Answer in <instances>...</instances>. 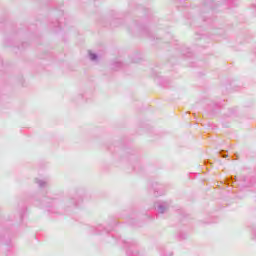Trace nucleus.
<instances>
[{
	"label": "nucleus",
	"mask_w": 256,
	"mask_h": 256,
	"mask_svg": "<svg viewBox=\"0 0 256 256\" xmlns=\"http://www.w3.org/2000/svg\"><path fill=\"white\" fill-rule=\"evenodd\" d=\"M42 205L46 207L48 213H57V205H59V200L55 198L44 197L42 200Z\"/></svg>",
	"instance_id": "1"
},
{
	"label": "nucleus",
	"mask_w": 256,
	"mask_h": 256,
	"mask_svg": "<svg viewBox=\"0 0 256 256\" xmlns=\"http://www.w3.org/2000/svg\"><path fill=\"white\" fill-rule=\"evenodd\" d=\"M171 207V201L158 200L154 203V209L159 215H165Z\"/></svg>",
	"instance_id": "2"
},
{
	"label": "nucleus",
	"mask_w": 256,
	"mask_h": 256,
	"mask_svg": "<svg viewBox=\"0 0 256 256\" xmlns=\"http://www.w3.org/2000/svg\"><path fill=\"white\" fill-rule=\"evenodd\" d=\"M83 202V196H80L79 192L70 195L66 201V207H79V203Z\"/></svg>",
	"instance_id": "3"
},
{
	"label": "nucleus",
	"mask_w": 256,
	"mask_h": 256,
	"mask_svg": "<svg viewBox=\"0 0 256 256\" xmlns=\"http://www.w3.org/2000/svg\"><path fill=\"white\" fill-rule=\"evenodd\" d=\"M151 191H153L155 197H159L160 195H165V190L163 189V185L157 182L152 184Z\"/></svg>",
	"instance_id": "4"
},
{
	"label": "nucleus",
	"mask_w": 256,
	"mask_h": 256,
	"mask_svg": "<svg viewBox=\"0 0 256 256\" xmlns=\"http://www.w3.org/2000/svg\"><path fill=\"white\" fill-rule=\"evenodd\" d=\"M124 243L126 244V247L128 248L126 250V255H128V256H137V252H133V250H132V249H135L137 247V242L136 241H131V242L124 241Z\"/></svg>",
	"instance_id": "5"
},
{
	"label": "nucleus",
	"mask_w": 256,
	"mask_h": 256,
	"mask_svg": "<svg viewBox=\"0 0 256 256\" xmlns=\"http://www.w3.org/2000/svg\"><path fill=\"white\" fill-rule=\"evenodd\" d=\"M103 233H111V228H105L100 224L93 229L92 235H103Z\"/></svg>",
	"instance_id": "6"
},
{
	"label": "nucleus",
	"mask_w": 256,
	"mask_h": 256,
	"mask_svg": "<svg viewBox=\"0 0 256 256\" xmlns=\"http://www.w3.org/2000/svg\"><path fill=\"white\" fill-rule=\"evenodd\" d=\"M142 34H144L150 41H155V36L151 33V30L149 28L144 27L142 28Z\"/></svg>",
	"instance_id": "7"
},
{
	"label": "nucleus",
	"mask_w": 256,
	"mask_h": 256,
	"mask_svg": "<svg viewBox=\"0 0 256 256\" xmlns=\"http://www.w3.org/2000/svg\"><path fill=\"white\" fill-rule=\"evenodd\" d=\"M123 67L124 65L121 61H113L111 63V69H113V71H119V69H123Z\"/></svg>",
	"instance_id": "8"
},
{
	"label": "nucleus",
	"mask_w": 256,
	"mask_h": 256,
	"mask_svg": "<svg viewBox=\"0 0 256 256\" xmlns=\"http://www.w3.org/2000/svg\"><path fill=\"white\" fill-rule=\"evenodd\" d=\"M36 183H37V185H38L41 189H43V187H47V181H45V180H39V179H37V180H36Z\"/></svg>",
	"instance_id": "9"
},
{
	"label": "nucleus",
	"mask_w": 256,
	"mask_h": 256,
	"mask_svg": "<svg viewBox=\"0 0 256 256\" xmlns=\"http://www.w3.org/2000/svg\"><path fill=\"white\" fill-rule=\"evenodd\" d=\"M242 181H243V183H246V184H244L245 187H251L252 183L249 182V177L243 176V177H242Z\"/></svg>",
	"instance_id": "10"
},
{
	"label": "nucleus",
	"mask_w": 256,
	"mask_h": 256,
	"mask_svg": "<svg viewBox=\"0 0 256 256\" xmlns=\"http://www.w3.org/2000/svg\"><path fill=\"white\" fill-rule=\"evenodd\" d=\"M89 57L91 61H97V59H99V56L95 53H90Z\"/></svg>",
	"instance_id": "11"
},
{
	"label": "nucleus",
	"mask_w": 256,
	"mask_h": 256,
	"mask_svg": "<svg viewBox=\"0 0 256 256\" xmlns=\"http://www.w3.org/2000/svg\"><path fill=\"white\" fill-rule=\"evenodd\" d=\"M179 239L183 240V239H187V234L181 232L179 235H178Z\"/></svg>",
	"instance_id": "12"
},
{
	"label": "nucleus",
	"mask_w": 256,
	"mask_h": 256,
	"mask_svg": "<svg viewBox=\"0 0 256 256\" xmlns=\"http://www.w3.org/2000/svg\"><path fill=\"white\" fill-rule=\"evenodd\" d=\"M172 255H173V252H171V251H169V252L164 251L161 253V256H172Z\"/></svg>",
	"instance_id": "13"
},
{
	"label": "nucleus",
	"mask_w": 256,
	"mask_h": 256,
	"mask_svg": "<svg viewBox=\"0 0 256 256\" xmlns=\"http://www.w3.org/2000/svg\"><path fill=\"white\" fill-rule=\"evenodd\" d=\"M225 153H226L225 150H221V151H220L221 157H224V158L229 157V155H227V154H225Z\"/></svg>",
	"instance_id": "14"
},
{
	"label": "nucleus",
	"mask_w": 256,
	"mask_h": 256,
	"mask_svg": "<svg viewBox=\"0 0 256 256\" xmlns=\"http://www.w3.org/2000/svg\"><path fill=\"white\" fill-rule=\"evenodd\" d=\"M253 240L256 241V228L253 230Z\"/></svg>",
	"instance_id": "15"
},
{
	"label": "nucleus",
	"mask_w": 256,
	"mask_h": 256,
	"mask_svg": "<svg viewBox=\"0 0 256 256\" xmlns=\"http://www.w3.org/2000/svg\"><path fill=\"white\" fill-rule=\"evenodd\" d=\"M228 183H235V181H233V177H231L230 180H228Z\"/></svg>",
	"instance_id": "16"
},
{
	"label": "nucleus",
	"mask_w": 256,
	"mask_h": 256,
	"mask_svg": "<svg viewBox=\"0 0 256 256\" xmlns=\"http://www.w3.org/2000/svg\"><path fill=\"white\" fill-rule=\"evenodd\" d=\"M57 26L59 27V22H57Z\"/></svg>",
	"instance_id": "17"
}]
</instances>
